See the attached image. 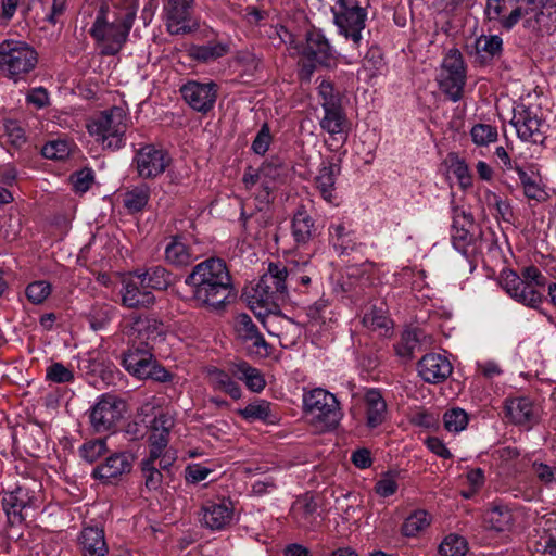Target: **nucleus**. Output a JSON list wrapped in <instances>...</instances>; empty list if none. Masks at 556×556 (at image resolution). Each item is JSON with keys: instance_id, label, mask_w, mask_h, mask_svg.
I'll return each instance as SVG.
<instances>
[{"instance_id": "22", "label": "nucleus", "mask_w": 556, "mask_h": 556, "mask_svg": "<svg viewBox=\"0 0 556 556\" xmlns=\"http://www.w3.org/2000/svg\"><path fill=\"white\" fill-rule=\"evenodd\" d=\"M201 522L211 530H223L233 518V506L226 500L206 501L201 508Z\"/></svg>"}, {"instance_id": "1", "label": "nucleus", "mask_w": 556, "mask_h": 556, "mask_svg": "<svg viewBox=\"0 0 556 556\" xmlns=\"http://www.w3.org/2000/svg\"><path fill=\"white\" fill-rule=\"evenodd\" d=\"M138 8L139 0H103L89 30L100 54L116 55L124 48Z\"/></svg>"}, {"instance_id": "5", "label": "nucleus", "mask_w": 556, "mask_h": 556, "mask_svg": "<svg viewBox=\"0 0 556 556\" xmlns=\"http://www.w3.org/2000/svg\"><path fill=\"white\" fill-rule=\"evenodd\" d=\"M127 122L125 110L121 106H113L88 123L87 128L89 134L104 148L117 150L125 146Z\"/></svg>"}, {"instance_id": "54", "label": "nucleus", "mask_w": 556, "mask_h": 556, "mask_svg": "<svg viewBox=\"0 0 556 556\" xmlns=\"http://www.w3.org/2000/svg\"><path fill=\"white\" fill-rule=\"evenodd\" d=\"M472 141L477 146H488L497 140V129L488 124H477L470 131Z\"/></svg>"}, {"instance_id": "52", "label": "nucleus", "mask_w": 556, "mask_h": 556, "mask_svg": "<svg viewBox=\"0 0 556 556\" xmlns=\"http://www.w3.org/2000/svg\"><path fill=\"white\" fill-rule=\"evenodd\" d=\"M75 379L74 370L71 366H65L60 362H54L46 369V380L52 383H70Z\"/></svg>"}, {"instance_id": "50", "label": "nucleus", "mask_w": 556, "mask_h": 556, "mask_svg": "<svg viewBox=\"0 0 556 556\" xmlns=\"http://www.w3.org/2000/svg\"><path fill=\"white\" fill-rule=\"evenodd\" d=\"M468 414L459 407L447 409L443 414L444 428L452 433H458L465 430L468 425Z\"/></svg>"}, {"instance_id": "47", "label": "nucleus", "mask_w": 556, "mask_h": 556, "mask_svg": "<svg viewBox=\"0 0 556 556\" xmlns=\"http://www.w3.org/2000/svg\"><path fill=\"white\" fill-rule=\"evenodd\" d=\"M503 40L497 35H482L476 40L477 53L484 59H493L502 53Z\"/></svg>"}, {"instance_id": "42", "label": "nucleus", "mask_w": 556, "mask_h": 556, "mask_svg": "<svg viewBox=\"0 0 556 556\" xmlns=\"http://www.w3.org/2000/svg\"><path fill=\"white\" fill-rule=\"evenodd\" d=\"M207 381L210 386L217 391H222L230 395L233 400L241 397V388L225 371L218 368L207 369Z\"/></svg>"}, {"instance_id": "13", "label": "nucleus", "mask_w": 556, "mask_h": 556, "mask_svg": "<svg viewBox=\"0 0 556 556\" xmlns=\"http://www.w3.org/2000/svg\"><path fill=\"white\" fill-rule=\"evenodd\" d=\"M523 25L535 33H552L556 28V2L553 0H532L526 7Z\"/></svg>"}, {"instance_id": "21", "label": "nucleus", "mask_w": 556, "mask_h": 556, "mask_svg": "<svg viewBox=\"0 0 556 556\" xmlns=\"http://www.w3.org/2000/svg\"><path fill=\"white\" fill-rule=\"evenodd\" d=\"M417 370L425 382L437 384L445 381L451 376L453 366L444 355L429 353L419 359Z\"/></svg>"}, {"instance_id": "10", "label": "nucleus", "mask_w": 556, "mask_h": 556, "mask_svg": "<svg viewBox=\"0 0 556 556\" xmlns=\"http://www.w3.org/2000/svg\"><path fill=\"white\" fill-rule=\"evenodd\" d=\"M478 238L473 216L464 210L454 208L451 240L455 250L466 258L473 256L479 251Z\"/></svg>"}, {"instance_id": "23", "label": "nucleus", "mask_w": 556, "mask_h": 556, "mask_svg": "<svg viewBox=\"0 0 556 556\" xmlns=\"http://www.w3.org/2000/svg\"><path fill=\"white\" fill-rule=\"evenodd\" d=\"M522 507H510L503 503L494 502L483 515L484 523L496 532H507L514 528L517 517L525 514Z\"/></svg>"}, {"instance_id": "38", "label": "nucleus", "mask_w": 556, "mask_h": 556, "mask_svg": "<svg viewBox=\"0 0 556 556\" xmlns=\"http://www.w3.org/2000/svg\"><path fill=\"white\" fill-rule=\"evenodd\" d=\"M230 47L225 42L210 41L205 45H192L189 48V55L202 63H210L228 54Z\"/></svg>"}, {"instance_id": "20", "label": "nucleus", "mask_w": 556, "mask_h": 556, "mask_svg": "<svg viewBox=\"0 0 556 556\" xmlns=\"http://www.w3.org/2000/svg\"><path fill=\"white\" fill-rule=\"evenodd\" d=\"M134 457L126 452L114 453L97 466L92 471V477L103 483H113L123 475L129 473L132 469Z\"/></svg>"}, {"instance_id": "55", "label": "nucleus", "mask_w": 556, "mask_h": 556, "mask_svg": "<svg viewBox=\"0 0 556 556\" xmlns=\"http://www.w3.org/2000/svg\"><path fill=\"white\" fill-rule=\"evenodd\" d=\"M318 97L323 109L341 105V97L334 91L331 81L323 79L318 85Z\"/></svg>"}, {"instance_id": "37", "label": "nucleus", "mask_w": 556, "mask_h": 556, "mask_svg": "<svg viewBox=\"0 0 556 556\" xmlns=\"http://www.w3.org/2000/svg\"><path fill=\"white\" fill-rule=\"evenodd\" d=\"M328 232L330 243L339 254H346L354 249V233L343 222L331 223Z\"/></svg>"}, {"instance_id": "16", "label": "nucleus", "mask_w": 556, "mask_h": 556, "mask_svg": "<svg viewBox=\"0 0 556 556\" xmlns=\"http://www.w3.org/2000/svg\"><path fill=\"white\" fill-rule=\"evenodd\" d=\"M119 294L122 305L127 308H149L155 303L154 294L149 288H143L135 271L122 280Z\"/></svg>"}, {"instance_id": "45", "label": "nucleus", "mask_w": 556, "mask_h": 556, "mask_svg": "<svg viewBox=\"0 0 556 556\" xmlns=\"http://www.w3.org/2000/svg\"><path fill=\"white\" fill-rule=\"evenodd\" d=\"M2 505L9 516L21 517L22 510L30 505V500L27 497L26 490L18 486L14 492L3 496Z\"/></svg>"}, {"instance_id": "2", "label": "nucleus", "mask_w": 556, "mask_h": 556, "mask_svg": "<svg viewBox=\"0 0 556 556\" xmlns=\"http://www.w3.org/2000/svg\"><path fill=\"white\" fill-rule=\"evenodd\" d=\"M185 285L192 290L197 307L218 311L233 295L231 277L220 258H208L197 264L186 276Z\"/></svg>"}, {"instance_id": "53", "label": "nucleus", "mask_w": 556, "mask_h": 556, "mask_svg": "<svg viewBox=\"0 0 556 556\" xmlns=\"http://www.w3.org/2000/svg\"><path fill=\"white\" fill-rule=\"evenodd\" d=\"M467 552V543L464 538L450 534L439 546V553L442 556H464Z\"/></svg>"}, {"instance_id": "33", "label": "nucleus", "mask_w": 556, "mask_h": 556, "mask_svg": "<svg viewBox=\"0 0 556 556\" xmlns=\"http://www.w3.org/2000/svg\"><path fill=\"white\" fill-rule=\"evenodd\" d=\"M235 328L242 340L252 342V345L256 349L257 353H261V350H263L264 354H268L269 344L265 341L256 325L248 314H239L237 316Z\"/></svg>"}, {"instance_id": "36", "label": "nucleus", "mask_w": 556, "mask_h": 556, "mask_svg": "<svg viewBox=\"0 0 556 556\" xmlns=\"http://www.w3.org/2000/svg\"><path fill=\"white\" fill-rule=\"evenodd\" d=\"M324 110V116L319 122L323 130L327 131L331 136L340 135L343 140L346 139L348 135V119L343 112L342 105L334 108H326Z\"/></svg>"}, {"instance_id": "14", "label": "nucleus", "mask_w": 556, "mask_h": 556, "mask_svg": "<svg viewBox=\"0 0 556 556\" xmlns=\"http://www.w3.org/2000/svg\"><path fill=\"white\" fill-rule=\"evenodd\" d=\"M501 286L511 299L527 307L536 309L543 302V294L538 288L527 283L513 270L503 273Z\"/></svg>"}, {"instance_id": "12", "label": "nucleus", "mask_w": 556, "mask_h": 556, "mask_svg": "<svg viewBox=\"0 0 556 556\" xmlns=\"http://www.w3.org/2000/svg\"><path fill=\"white\" fill-rule=\"evenodd\" d=\"M125 403L113 394H103L90 410V425L98 432L110 431L123 417Z\"/></svg>"}, {"instance_id": "17", "label": "nucleus", "mask_w": 556, "mask_h": 556, "mask_svg": "<svg viewBox=\"0 0 556 556\" xmlns=\"http://www.w3.org/2000/svg\"><path fill=\"white\" fill-rule=\"evenodd\" d=\"M341 174V165L334 157H324L314 178V186L320 197L330 204H336V182Z\"/></svg>"}, {"instance_id": "27", "label": "nucleus", "mask_w": 556, "mask_h": 556, "mask_svg": "<svg viewBox=\"0 0 556 556\" xmlns=\"http://www.w3.org/2000/svg\"><path fill=\"white\" fill-rule=\"evenodd\" d=\"M505 413L515 425L531 427L538 421V413L532 401L525 396L507 399Z\"/></svg>"}, {"instance_id": "25", "label": "nucleus", "mask_w": 556, "mask_h": 556, "mask_svg": "<svg viewBox=\"0 0 556 556\" xmlns=\"http://www.w3.org/2000/svg\"><path fill=\"white\" fill-rule=\"evenodd\" d=\"M303 58L312 59L323 66H331L334 63V51L318 29H312L306 34V43L302 51Z\"/></svg>"}, {"instance_id": "57", "label": "nucleus", "mask_w": 556, "mask_h": 556, "mask_svg": "<svg viewBox=\"0 0 556 556\" xmlns=\"http://www.w3.org/2000/svg\"><path fill=\"white\" fill-rule=\"evenodd\" d=\"M0 131H2V137H4L7 141L14 147H20L25 142L24 130L21 128L16 121H4L0 127Z\"/></svg>"}, {"instance_id": "59", "label": "nucleus", "mask_w": 556, "mask_h": 556, "mask_svg": "<svg viewBox=\"0 0 556 556\" xmlns=\"http://www.w3.org/2000/svg\"><path fill=\"white\" fill-rule=\"evenodd\" d=\"M51 293L49 282L39 280L29 283L26 288V296L33 304H41Z\"/></svg>"}, {"instance_id": "40", "label": "nucleus", "mask_w": 556, "mask_h": 556, "mask_svg": "<svg viewBox=\"0 0 556 556\" xmlns=\"http://www.w3.org/2000/svg\"><path fill=\"white\" fill-rule=\"evenodd\" d=\"M425 340L426 336L420 329H407L402 333L401 340L394 345L395 353L403 359H412Z\"/></svg>"}, {"instance_id": "64", "label": "nucleus", "mask_w": 556, "mask_h": 556, "mask_svg": "<svg viewBox=\"0 0 556 556\" xmlns=\"http://www.w3.org/2000/svg\"><path fill=\"white\" fill-rule=\"evenodd\" d=\"M452 172L455 175V177L458 180L459 186L463 189H467L471 187L472 185V177L469 172V168L465 161L457 160L455 163L452 164Z\"/></svg>"}, {"instance_id": "39", "label": "nucleus", "mask_w": 556, "mask_h": 556, "mask_svg": "<svg viewBox=\"0 0 556 556\" xmlns=\"http://www.w3.org/2000/svg\"><path fill=\"white\" fill-rule=\"evenodd\" d=\"M231 374L239 380L244 381L247 388L252 392H261L265 386V379L261 371L245 362H239L231 367Z\"/></svg>"}, {"instance_id": "32", "label": "nucleus", "mask_w": 556, "mask_h": 556, "mask_svg": "<svg viewBox=\"0 0 556 556\" xmlns=\"http://www.w3.org/2000/svg\"><path fill=\"white\" fill-rule=\"evenodd\" d=\"M153 357L146 350H129L123 355L122 365L132 376L147 379L151 372Z\"/></svg>"}, {"instance_id": "63", "label": "nucleus", "mask_w": 556, "mask_h": 556, "mask_svg": "<svg viewBox=\"0 0 556 556\" xmlns=\"http://www.w3.org/2000/svg\"><path fill=\"white\" fill-rule=\"evenodd\" d=\"M211 472L212 469L206 466L201 464H191L185 469V478L189 483H199L205 480Z\"/></svg>"}, {"instance_id": "3", "label": "nucleus", "mask_w": 556, "mask_h": 556, "mask_svg": "<svg viewBox=\"0 0 556 556\" xmlns=\"http://www.w3.org/2000/svg\"><path fill=\"white\" fill-rule=\"evenodd\" d=\"M288 270L278 263H269L257 283L244 292L252 311H277L288 293Z\"/></svg>"}, {"instance_id": "43", "label": "nucleus", "mask_w": 556, "mask_h": 556, "mask_svg": "<svg viewBox=\"0 0 556 556\" xmlns=\"http://www.w3.org/2000/svg\"><path fill=\"white\" fill-rule=\"evenodd\" d=\"M150 197L151 188L146 184H140L125 191L123 204L129 213H138L147 206Z\"/></svg>"}, {"instance_id": "60", "label": "nucleus", "mask_w": 556, "mask_h": 556, "mask_svg": "<svg viewBox=\"0 0 556 556\" xmlns=\"http://www.w3.org/2000/svg\"><path fill=\"white\" fill-rule=\"evenodd\" d=\"M273 142V136L267 123L263 124L257 131L252 144L251 150L257 155H264Z\"/></svg>"}, {"instance_id": "26", "label": "nucleus", "mask_w": 556, "mask_h": 556, "mask_svg": "<svg viewBox=\"0 0 556 556\" xmlns=\"http://www.w3.org/2000/svg\"><path fill=\"white\" fill-rule=\"evenodd\" d=\"M174 426V420L167 414L156 416L151 425V434L149 437V455L152 458H160L168 444L169 431Z\"/></svg>"}, {"instance_id": "61", "label": "nucleus", "mask_w": 556, "mask_h": 556, "mask_svg": "<svg viewBox=\"0 0 556 556\" xmlns=\"http://www.w3.org/2000/svg\"><path fill=\"white\" fill-rule=\"evenodd\" d=\"M532 471L536 478L544 484L556 483V466L545 464L542 462H534L532 464Z\"/></svg>"}, {"instance_id": "7", "label": "nucleus", "mask_w": 556, "mask_h": 556, "mask_svg": "<svg viewBox=\"0 0 556 556\" xmlns=\"http://www.w3.org/2000/svg\"><path fill=\"white\" fill-rule=\"evenodd\" d=\"M437 81L441 91L451 101L458 102L463 98L466 84V66L459 50L452 49L445 54Z\"/></svg>"}, {"instance_id": "6", "label": "nucleus", "mask_w": 556, "mask_h": 556, "mask_svg": "<svg viewBox=\"0 0 556 556\" xmlns=\"http://www.w3.org/2000/svg\"><path fill=\"white\" fill-rule=\"evenodd\" d=\"M38 63L36 50L20 40H4L0 43V70L10 79L25 78Z\"/></svg>"}, {"instance_id": "62", "label": "nucleus", "mask_w": 556, "mask_h": 556, "mask_svg": "<svg viewBox=\"0 0 556 556\" xmlns=\"http://www.w3.org/2000/svg\"><path fill=\"white\" fill-rule=\"evenodd\" d=\"M399 485L391 473L383 475L375 484V492L381 497H389L393 495Z\"/></svg>"}, {"instance_id": "15", "label": "nucleus", "mask_w": 556, "mask_h": 556, "mask_svg": "<svg viewBox=\"0 0 556 556\" xmlns=\"http://www.w3.org/2000/svg\"><path fill=\"white\" fill-rule=\"evenodd\" d=\"M180 92L191 109L197 112L207 113L214 108L218 87L213 81L200 83L189 80L180 88Z\"/></svg>"}, {"instance_id": "46", "label": "nucleus", "mask_w": 556, "mask_h": 556, "mask_svg": "<svg viewBox=\"0 0 556 556\" xmlns=\"http://www.w3.org/2000/svg\"><path fill=\"white\" fill-rule=\"evenodd\" d=\"M516 172L523 187L525 195L533 200L544 199L545 192L541 188L539 176L535 174H528L520 166H516Z\"/></svg>"}, {"instance_id": "34", "label": "nucleus", "mask_w": 556, "mask_h": 556, "mask_svg": "<svg viewBox=\"0 0 556 556\" xmlns=\"http://www.w3.org/2000/svg\"><path fill=\"white\" fill-rule=\"evenodd\" d=\"M291 516L300 527L313 528L317 519V503L313 496L305 494L298 497L291 507Z\"/></svg>"}, {"instance_id": "49", "label": "nucleus", "mask_w": 556, "mask_h": 556, "mask_svg": "<svg viewBox=\"0 0 556 556\" xmlns=\"http://www.w3.org/2000/svg\"><path fill=\"white\" fill-rule=\"evenodd\" d=\"M115 308L109 304H94L88 314L93 330L103 329L113 318Z\"/></svg>"}, {"instance_id": "18", "label": "nucleus", "mask_w": 556, "mask_h": 556, "mask_svg": "<svg viewBox=\"0 0 556 556\" xmlns=\"http://www.w3.org/2000/svg\"><path fill=\"white\" fill-rule=\"evenodd\" d=\"M193 0H168L164 7L167 30L172 35L187 34L193 30L191 7Z\"/></svg>"}, {"instance_id": "44", "label": "nucleus", "mask_w": 556, "mask_h": 556, "mask_svg": "<svg viewBox=\"0 0 556 556\" xmlns=\"http://www.w3.org/2000/svg\"><path fill=\"white\" fill-rule=\"evenodd\" d=\"M239 415L247 421L273 422L271 404L265 400H257L239 410Z\"/></svg>"}, {"instance_id": "28", "label": "nucleus", "mask_w": 556, "mask_h": 556, "mask_svg": "<svg viewBox=\"0 0 556 556\" xmlns=\"http://www.w3.org/2000/svg\"><path fill=\"white\" fill-rule=\"evenodd\" d=\"M291 233L298 245L308 244L319 233L315 220L304 206L298 207L293 215Z\"/></svg>"}, {"instance_id": "4", "label": "nucleus", "mask_w": 556, "mask_h": 556, "mask_svg": "<svg viewBox=\"0 0 556 556\" xmlns=\"http://www.w3.org/2000/svg\"><path fill=\"white\" fill-rule=\"evenodd\" d=\"M303 404L307 421L318 432L333 430L343 417L336 395L321 388L305 393Z\"/></svg>"}, {"instance_id": "41", "label": "nucleus", "mask_w": 556, "mask_h": 556, "mask_svg": "<svg viewBox=\"0 0 556 556\" xmlns=\"http://www.w3.org/2000/svg\"><path fill=\"white\" fill-rule=\"evenodd\" d=\"M157 459L147 456L140 462L141 479L149 492L161 491L163 486L164 473L156 466Z\"/></svg>"}, {"instance_id": "19", "label": "nucleus", "mask_w": 556, "mask_h": 556, "mask_svg": "<svg viewBox=\"0 0 556 556\" xmlns=\"http://www.w3.org/2000/svg\"><path fill=\"white\" fill-rule=\"evenodd\" d=\"M263 177V190L255 192L261 204H268L274 190L283 181L287 176V166L279 157L266 160L260 167Z\"/></svg>"}, {"instance_id": "29", "label": "nucleus", "mask_w": 556, "mask_h": 556, "mask_svg": "<svg viewBox=\"0 0 556 556\" xmlns=\"http://www.w3.org/2000/svg\"><path fill=\"white\" fill-rule=\"evenodd\" d=\"M78 543L83 556H105L109 551L104 531L97 526L85 527L80 532Z\"/></svg>"}, {"instance_id": "35", "label": "nucleus", "mask_w": 556, "mask_h": 556, "mask_svg": "<svg viewBox=\"0 0 556 556\" xmlns=\"http://www.w3.org/2000/svg\"><path fill=\"white\" fill-rule=\"evenodd\" d=\"M135 273L136 277L141 279L143 288L163 291L172 285V273L161 265L151 266L144 270L137 269Z\"/></svg>"}, {"instance_id": "11", "label": "nucleus", "mask_w": 556, "mask_h": 556, "mask_svg": "<svg viewBox=\"0 0 556 556\" xmlns=\"http://www.w3.org/2000/svg\"><path fill=\"white\" fill-rule=\"evenodd\" d=\"M132 164L142 179L160 177L172 164L169 153L154 144H146L137 150Z\"/></svg>"}, {"instance_id": "56", "label": "nucleus", "mask_w": 556, "mask_h": 556, "mask_svg": "<svg viewBox=\"0 0 556 556\" xmlns=\"http://www.w3.org/2000/svg\"><path fill=\"white\" fill-rule=\"evenodd\" d=\"M257 318L261 320L263 327L267 330V332L271 336H279L277 325L283 320L289 323V320L283 319L279 314V308L277 311H265V309H256L253 311Z\"/></svg>"}, {"instance_id": "31", "label": "nucleus", "mask_w": 556, "mask_h": 556, "mask_svg": "<svg viewBox=\"0 0 556 556\" xmlns=\"http://www.w3.org/2000/svg\"><path fill=\"white\" fill-rule=\"evenodd\" d=\"M165 261L175 267H185L197 260L191 245L181 237H173L164 250Z\"/></svg>"}, {"instance_id": "48", "label": "nucleus", "mask_w": 556, "mask_h": 556, "mask_svg": "<svg viewBox=\"0 0 556 556\" xmlns=\"http://www.w3.org/2000/svg\"><path fill=\"white\" fill-rule=\"evenodd\" d=\"M430 525V517L426 510L419 509L410 514L402 526L405 536H415Z\"/></svg>"}, {"instance_id": "51", "label": "nucleus", "mask_w": 556, "mask_h": 556, "mask_svg": "<svg viewBox=\"0 0 556 556\" xmlns=\"http://www.w3.org/2000/svg\"><path fill=\"white\" fill-rule=\"evenodd\" d=\"M108 452L105 439L86 441L78 450L79 456L87 463H94Z\"/></svg>"}, {"instance_id": "9", "label": "nucleus", "mask_w": 556, "mask_h": 556, "mask_svg": "<svg viewBox=\"0 0 556 556\" xmlns=\"http://www.w3.org/2000/svg\"><path fill=\"white\" fill-rule=\"evenodd\" d=\"M511 125L523 142L542 144L546 139L548 125L542 118L538 108L518 106L514 111Z\"/></svg>"}, {"instance_id": "58", "label": "nucleus", "mask_w": 556, "mask_h": 556, "mask_svg": "<svg viewBox=\"0 0 556 556\" xmlns=\"http://www.w3.org/2000/svg\"><path fill=\"white\" fill-rule=\"evenodd\" d=\"M41 153L49 160H64L70 155L71 147L64 140L50 141L42 147Z\"/></svg>"}, {"instance_id": "8", "label": "nucleus", "mask_w": 556, "mask_h": 556, "mask_svg": "<svg viewBox=\"0 0 556 556\" xmlns=\"http://www.w3.org/2000/svg\"><path fill=\"white\" fill-rule=\"evenodd\" d=\"M331 11L340 34L357 46L365 28L366 10L359 7L355 0H336Z\"/></svg>"}, {"instance_id": "24", "label": "nucleus", "mask_w": 556, "mask_h": 556, "mask_svg": "<svg viewBox=\"0 0 556 556\" xmlns=\"http://www.w3.org/2000/svg\"><path fill=\"white\" fill-rule=\"evenodd\" d=\"M538 539L533 541L536 556H556V514H546L538 520Z\"/></svg>"}, {"instance_id": "30", "label": "nucleus", "mask_w": 556, "mask_h": 556, "mask_svg": "<svg viewBox=\"0 0 556 556\" xmlns=\"http://www.w3.org/2000/svg\"><path fill=\"white\" fill-rule=\"evenodd\" d=\"M364 407L367 427L377 428L386 420L387 403L379 390L368 389L365 392Z\"/></svg>"}]
</instances>
